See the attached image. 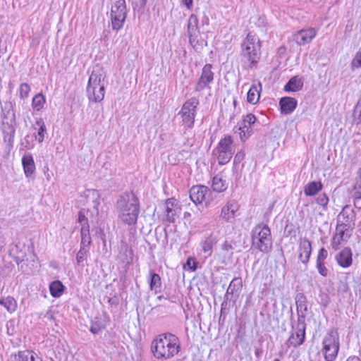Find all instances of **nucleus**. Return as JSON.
Returning a JSON list of instances; mask_svg holds the SVG:
<instances>
[{"instance_id":"nucleus-38","label":"nucleus","mask_w":361,"mask_h":361,"mask_svg":"<svg viewBox=\"0 0 361 361\" xmlns=\"http://www.w3.org/2000/svg\"><path fill=\"white\" fill-rule=\"evenodd\" d=\"M12 229L7 226L0 227V243L5 245L7 240H10L12 237Z\"/></svg>"},{"instance_id":"nucleus-24","label":"nucleus","mask_w":361,"mask_h":361,"mask_svg":"<svg viewBox=\"0 0 361 361\" xmlns=\"http://www.w3.org/2000/svg\"><path fill=\"white\" fill-rule=\"evenodd\" d=\"M37 355L31 350H22L18 353L11 354L8 361H35Z\"/></svg>"},{"instance_id":"nucleus-36","label":"nucleus","mask_w":361,"mask_h":361,"mask_svg":"<svg viewBox=\"0 0 361 361\" xmlns=\"http://www.w3.org/2000/svg\"><path fill=\"white\" fill-rule=\"evenodd\" d=\"M352 120L355 125H361V97L358 99L354 106Z\"/></svg>"},{"instance_id":"nucleus-40","label":"nucleus","mask_w":361,"mask_h":361,"mask_svg":"<svg viewBox=\"0 0 361 361\" xmlns=\"http://www.w3.org/2000/svg\"><path fill=\"white\" fill-rule=\"evenodd\" d=\"M81 233V245L80 246H85L87 247L91 243V237L90 235V228H87L80 229Z\"/></svg>"},{"instance_id":"nucleus-13","label":"nucleus","mask_w":361,"mask_h":361,"mask_svg":"<svg viewBox=\"0 0 361 361\" xmlns=\"http://www.w3.org/2000/svg\"><path fill=\"white\" fill-rule=\"evenodd\" d=\"M355 221V211L350 206L345 205L337 216L336 225L354 229Z\"/></svg>"},{"instance_id":"nucleus-41","label":"nucleus","mask_w":361,"mask_h":361,"mask_svg":"<svg viewBox=\"0 0 361 361\" xmlns=\"http://www.w3.org/2000/svg\"><path fill=\"white\" fill-rule=\"evenodd\" d=\"M4 307L9 312H13L17 307V303L15 299L12 297H7L4 300Z\"/></svg>"},{"instance_id":"nucleus-55","label":"nucleus","mask_w":361,"mask_h":361,"mask_svg":"<svg viewBox=\"0 0 361 361\" xmlns=\"http://www.w3.org/2000/svg\"><path fill=\"white\" fill-rule=\"evenodd\" d=\"M102 329V327L99 326L98 324H92L90 326V331L93 334H97Z\"/></svg>"},{"instance_id":"nucleus-18","label":"nucleus","mask_w":361,"mask_h":361,"mask_svg":"<svg viewBox=\"0 0 361 361\" xmlns=\"http://www.w3.org/2000/svg\"><path fill=\"white\" fill-rule=\"evenodd\" d=\"M335 260L342 268H348L353 264V252L349 247H343L335 256Z\"/></svg>"},{"instance_id":"nucleus-32","label":"nucleus","mask_w":361,"mask_h":361,"mask_svg":"<svg viewBox=\"0 0 361 361\" xmlns=\"http://www.w3.org/2000/svg\"><path fill=\"white\" fill-rule=\"evenodd\" d=\"M149 288L151 290H154L155 293H157L161 286V277L158 274L154 273L152 271H149Z\"/></svg>"},{"instance_id":"nucleus-44","label":"nucleus","mask_w":361,"mask_h":361,"mask_svg":"<svg viewBox=\"0 0 361 361\" xmlns=\"http://www.w3.org/2000/svg\"><path fill=\"white\" fill-rule=\"evenodd\" d=\"M298 322L296 325L295 326V329H302V331H305V312H300V314H298Z\"/></svg>"},{"instance_id":"nucleus-19","label":"nucleus","mask_w":361,"mask_h":361,"mask_svg":"<svg viewBox=\"0 0 361 361\" xmlns=\"http://www.w3.org/2000/svg\"><path fill=\"white\" fill-rule=\"evenodd\" d=\"M180 208L178 205V201L175 198H169L165 202L166 220L169 222H174L176 216L180 212Z\"/></svg>"},{"instance_id":"nucleus-34","label":"nucleus","mask_w":361,"mask_h":361,"mask_svg":"<svg viewBox=\"0 0 361 361\" xmlns=\"http://www.w3.org/2000/svg\"><path fill=\"white\" fill-rule=\"evenodd\" d=\"M216 241L214 238H213L212 235H209L205 238V239L201 242L200 245L202 247V250L204 253H212V248L214 245L216 244Z\"/></svg>"},{"instance_id":"nucleus-51","label":"nucleus","mask_w":361,"mask_h":361,"mask_svg":"<svg viewBox=\"0 0 361 361\" xmlns=\"http://www.w3.org/2000/svg\"><path fill=\"white\" fill-rule=\"evenodd\" d=\"M245 157V153L243 151L238 152L234 157L233 164L237 165L240 164Z\"/></svg>"},{"instance_id":"nucleus-46","label":"nucleus","mask_w":361,"mask_h":361,"mask_svg":"<svg viewBox=\"0 0 361 361\" xmlns=\"http://www.w3.org/2000/svg\"><path fill=\"white\" fill-rule=\"evenodd\" d=\"M78 222L81 226V228H87V229L90 228V226L88 224V219L85 214V212L80 210L78 212Z\"/></svg>"},{"instance_id":"nucleus-7","label":"nucleus","mask_w":361,"mask_h":361,"mask_svg":"<svg viewBox=\"0 0 361 361\" xmlns=\"http://www.w3.org/2000/svg\"><path fill=\"white\" fill-rule=\"evenodd\" d=\"M232 145V137L227 135L219 140L213 150V154L216 157L219 165H225L230 161L234 154Z\"/></svg>"},{"instance_id":"nucleus-63","label":"nucleus","mask_w":361,"mask_h":361,"mask_svg":"<svg viewBox=\"0 0 361 361\" xmlns=\"http://www.w3.org/2000/svg\"><path fill=\"white\" fill-rule=\"evenodd\" d=\"M233 103V106H236V105H237V101H236V99H234Z\"/></svg>"},{"instance_id":"nucleus-14","label":"nucleus","mask_w":361,"mask_h":361,"mask_svg":"<svg viewBox=\"0 0 361 361\" xmlns=\"http://www.w3.org/2000/svg\"><path fill=\"white\" fill-rule=\"evenodd\" d=\"M212 69V65L210 63H207L203 66L200 77L195 86L196 92L202 91L214 81V73Z\"/></svg>"},{"instance_id":"nucleus-9","label":"nucleus","mask_w":361,"mask_h":361,"mask_svg":"<svg viewBox=\"0 0 361 361\" xmlns=\"http://www.w3.org/2000/svg\"><path fill=\"white\" fill-rule=\"evenodd\" d=\"M199 101L195 97H192L183 104L181 109L178 112V115L182 118L183 124L188 128H192L196 116L197 107Z\"/></svg>"},{"instance_id":"nucleus-54","label":"nucleus","mask_w":361,"mask_h":361,"mask_svg":"<svg viewBox=\"0 0 361 361\" xmlns=\"http://www.w3.org/2000/svg\"><path fill=\"white\" fill-rule=\"evenodd\" d=\"M221 249H222V250H224L225 252H229V251H231L233 249V247L231 245V244H230L228 241H225L221 245Z\"/></svg>"},{"instance_id":"nucleus-27","label":"nucleus","mask_w":361,"mask_h":361,"mask_svg":"<svg viewBox=\"0 0 361 361\" xmlns=\"http://www.w3.org/2000/svg\"><path fill=\"white\" fill-rule=\"evenodd\" d=\"M87 202H91L90 205L95 210L97 215L99 214V205L100 204V195L96 190H89L87 191Z\"/></svg>"},{"instance_id":"nucleus-6","label":"nucleus","mask_w":361,"mask_h":361,"mask_svg":"<svg viewBox=\"0 0 361 361\" xmlns=\"http://www.w3.org/2000/svg\"><path fill=\"white\" fill-rule=\"evenodd\" d=\"M187 34L189 43L195 51H200L207 46V42L200 36L199 20L195 13H192L188 19Z\"/></svg>"},{"instance_id":"nucleus-49","label":"nucleus","mask_w":361,"mask_h":361,"mask_svg":"<svg viewBox=\"0 0 361 361\" xmlns=\"http://www.w3.org/2000/svg\"><path fill=\"white\" fill-rule=\"evenodd\" d=\"M243 123L245 124H247L252 127L253 125H255L257 118L255 116L252 114H247L246 116H243Z\"/></svg>"},{"instance_id":"nucleus-2","label":"nucleus","mask_w":361,"mask_h":361,"mask_svg":"<svg viewBox=\"0 0 361 361\" xmlns=\"http://www.w3.org/2000/svg\"><path fill=\"white\" fill-rule=\"evenodd\" d=\"M180 350L179 338L171 333H164L157 336L151 344V351L157 360H169L176 356Z\"/></svg>"},{"instance_id":"nucleus-17","label":"nucleus","mask_w":361,"mask_h":361,"mask_svg":"<svg viewBox=\"0 0 361 361\" xmlns=\"http://www.w3.org/2000/svg\"><path fill=\"white\" fill-rule=\"evenodd\" d=\"M239 209V204L235 200H230L221 208L220 217L226 222H231Z\"/></svg>"},{"instance_id":"nucleus-31","label":"nucleus","mask_w":361,"mask_h":361,"mask_svg":"<svg viewBox=\"0 0 361 361\" xmlns=\"http://www.w3.org/2000/svg\"><path fill=\"white\" fill-rule=\"evenodd\" d=\"M212 188L215 192H222L227 189V184L226 180H223L221 176L217 175L212 178Z\"/></svg>"},{"instance_id":"nucleus-53","label":"nucleus","mask_w":361,"mask_h":361,"mask_svg":"<svg viewBox=\"0 0 361 361\" xmlns=\"http://www.w3.org/2000/svg\"><path fill=\"white\" fill-rule=\"evenodd\" d=\"M133 4L137 7L142 8L147 4V0H133Z\"/></svg>"},{"instance_id":"nucleus-22","label":"nucleus","mask_w":361,"mask_h":361,"mask_svg":"<svg viewBox=\"0 0 361 361\" xmlns=\"http://www.w3.org/2000/svg\"><path fill=\"white\" fill-rule=\"evenodd\" d=\"M22 165L25 176L31 177L35 171V164L31 153H25L22 157Z\"/></svg>"},{"instance_id":"nucleus-39","label":"nucleus","mask_w":361,"mask_h":361,"mask_svg":"<svg viewBox=\"0 0 361 361\" xmlns=\"http://www.w3.org/2000/svg\"><path fill=\"white\" fill-rule=\"evenodd\" d=\"M339 349L322 348V351L326 361H334L337 357Z\"/></svg>"},{"instance_id":"nucleus-43","label":"nucleus","mask_w":361,"mask_h":361,"mask_svg":"<svg viewBox=\"0 0 361 361\" xmlns=\"http://www.w3.org/2000/svg\"><path fill=\"white\" fill-rule=\"evenodd\" d=\"M360 68H361V51H357L350 63V68L354 71Z\"/></svg>"},{"instance_id":"nucleus-35","label":"nucleus","mask_w":361,"mask_h":361,"mask_svg":"<svg viewBox=\"0 0 361 361\" xmlns=\"http://www.w3.org/2000/svg\"><path fill=\"white\" fill-rule=\"evenodd\" d=\"M46 102L45 97L41 93L36 94L32 100V107L35 111L42 110Z\"/></svg>"},{"instance_id":"nucleus-37","label":"nucleus","mask_w":361,"mask_h":361,"mask_svg":"<svg viewBox=\"0 0 361 361\" xmlns=\"http://www.w3.org/2000/svg\"><path fill=\"white\" fill-rule=\"evenodd\" d=\"M36 125L39 126L37 136H36V138L39 143H42L44 140L45 135L47 134V128L42 118L37 119Z\"/></svg>"},{"instance_id":"nucleus-60","label":"nucleus","mask_w":361,"mask_h":361,"mask_svg":"<svg viewBox=\"0 0 361 361\" xmlns=\"http://www.w3.org/2000/svg\"><path fill=\"white\" fill-rule=\"evenodd\" d=\"M207 24L208 25L209 24V18H205V20H202V24Z\"/></svg>"},{"instance_id":"nucleus-56","label":"nucleus","mask_w":361,"mask_h":361,"mask_svg":"<svg viewBox=\"0 0 361 361\" xmlns=\"http://www.w3.org/2000/svg\"><path fill=\"white\" fill-rule=\"evenodd\" d=\"M180 2L185 6L187 9L191 10L193 6V0H180Z\"/></svg>"},{"instance_id":"nucleus-3","label":"nucleus","mask_w":361,"mask_h":361,"mask_svg":"<svg viewBox=\"0 0 361 361\" xmlns=\"http://www.w3.org/2000/svg\"><path fill=\"white\" fill-rule=\"evenodd\" d=\"M261 42L252 32H249L240 45V56L243 62L248 63L250 68L256 65L261 56Z\"/></svg>"},{"instance_id":"nucleus-20","label":"nucleus","mask_w":361,"mask_h":361,"mask_svg":"<svg viewBox=\"0 0 361 361\" xmlns=\"http://www.w3.org/2000/svg\"><path fill=\"white\" fill-rule=\"evenodd\" d=\"M339 336L336 330L331 329L324 336L322 341V348L339 349Z\"/></svg>"},{"instance_id":"nucleus-64","label":"nucleus","mask_w":361,"mask_h":361,"mask_svg":"<svg viewBox=\"0 0 361 361\" xmlns=\"http://www.w3.org/2000/svg\"><path fill=\"white\" fill-rule=\"evenodd\" d=\"M35 361H42L39 357H37L35 360Z\"/></svg>"},{"instance_id":"nucleus-11","label":"nucleus","mask_w":361,"mask_h":361,"mask_svg":"<svg viewBox=\"0 0 361 361\" xmlns=\"http://www.w3.org/2000/svg\"><path fill=\"white\" fill-rule=\"evenodd\" d=\"M243 287V281L240 277H235L231 281L224 295V301L221 303V309L228 305V301L235 302L238 298Z\"/></svg>"},{"instance_id":"nucleus-12","label":"nucleus","mask_w":361,"mask_h":361,"mask_svg":"<svg viewBox=\"0 0 361 361\" xmlns=\"http://www.w3.org/2000/svg\"><path fill=\"white\" fill-rule=\"evenodd\" d=\"M353 228L336 225L333 235L331 246L333 250H338L343 243H346L352 235Z\"/></svg>"},{"instance_id":"nucleus-23","label":"nucleus","mask_w":361,"mask_h":361,"mask_svg":"<svg viewBox=\"0 0 361 361\" xmlns=\"http://www.w3.org/2000/svg\"><path fill=\"white\" fill-rule=\"evenodd\" d=\"M298 102L293 97H284L281 98L279 105L282 114H291L296 108Z\"/></svg>"},{"instance_id":"nucleus-15","label":"nucleus","mask_w":361,"mask_h":361,"mask_svg":"<svg viewBox=\"0 0 361 361\" xmlns=\"http://www.w3.org/2000/svg\"><path fill=\"white\" fill-rule=\"evenodd\" d=\"M305 340V331L300 329H295V325H292V330L290 331L288 339L285 343L286 348L290 347L297 348L303 344Z\"/></svg>"},{"instance_id":"nucleus-33","label":"nucleus","mask_w":361,"mask_h":361,"mask_svg":"<svg viewBox=\"0 0 361 361\" xmlns=\"http://www.w3.org/2000/svg\"><path fill=\"white\" fill-rule=\"evenodd\" d=\"M297 313L306 312L307 310V298L303 293H298L295 297Z\"/></svg>"},{"instance_id":"nucleus-5","label":"nucleus","mask_w":361,"mask_h":361,"mask_svg":"<svg viewBox=\"0 0 361 361\" xmlns=\"http://www.w3.org/2000/svg\"><path fill=\"white\" fill-rule=\"evenodd\" d=\"M87 96L88 99L94 103H98L104 99L105 87L102 75L93 71L90 75L87 86Z\"/></svg>"},{"instance_id":"nucleus-42","label":"nucleus","mask_w":361,"mask_h":361,"mask_svg":"<svg viewBox=\"0 0 361 361\" xmlns=\"http://www.w3.org/2000/svg\"><path fill=\"white\" fill-rule=\"evenodd\" d=\"M30 92V87L27 83H22L19 87V97L21 99H25L28 97Z\"/></svg>"},{"instance_id":"nucleus-50","label":"nucleus","mask_w":361,"mask_h":361,"mask_svg":"<svg viewBox=\"0 0 361 361\" xmlns=\"http://www.w3.org/2000/svg\"><path fill=\"white\" fill-rule=\"evenodd\" d=\"M327 257H328L327 250L324 247H322L321 249H319V250L318 252L316 262H324V261L327 258Z\"/></svg>"},{"instance_id":"nucleus-25","label":"nucleus","mask_w":361,"mask_h":361,"mask_svg":"<svg viewBox=\"0 0 361 361\" xmlns=\"http://www.w3.org/2000/svg\"><path fill=\"white\" fill-rule=\"evenodd\" d=\"M233 130L235 133H239L240 139L242 142H245L253 134L252 128L243 123V121L238 124V126H235Z\"/></svg>"},{"instance_id":"nucleus-28","label":"nucleus","mask_w":361,"mask_h":361,"mask_svg":"<svg viewBox=\"0 0 361 361\" xmlns=\"http://www.w3.org/2000/svg\"><path fill=\"white\" fill-rule=\"evenodd\" d=\"M323 185L320 181H312L304 187V193L306 196H314L322 190Z\"/></svg>"},{"instance_id":"nucleus-45","label":"nucleus","mask_w":361,"mask_h":361,"mask_svg":"<svg viewBox=\"0 0 361 361\" xmlns=\"http://www.w3.org/2000/svg\"><path fill=\"white\" fill-rule=\"evenodd\" d=\"M87 252V247H85V246H80V248L76 255V261L78 264H80L86 259Z\"/></svg>"},{"instance_id":"nucleus-4","label":"nucleus","mask_w":361,"mask_h":361,"mask_svg":"<svg viewBox=\"0 0 361 361\" xmlns=\"http://www.w3.org/2000/svg\"><path fill=\"white\" fill-rule=\"evenodd\" d=\"M252 247L262 253H269L272 250L271 229L264 223L256 225L251 232Z\"/></svg>"},{"instance_id":"nucleus-16","label":"nucleus","mask_w":361,"mask_h":361,"mask_svg":"<svg viewBox=\"0 0 361 361\" xmlns=\"http://www.w3.org/2000/svg\"><path fill=\"white\" fill-rule=\"evenodd\" d=\"M317 31L313 27L302 29L296 32L293 35V39L300 46L310 43L316 36Z\"/></svg>"},{"instance_id":"nucleus-47","label":"nucleus","mask_w":361,"mask_h":361,"mask_svg":"<svg viewBox=\"0 0 361 361\" xmlns=\"http://www.w3.org/2000/svg\"><path fill=\"white\" fill-rule=\"evenodd\" d=\"M316 202L326 210L329 202V197L325 193H323L317 197Z\"/></svg>"},{"instance_id":"nucleus-1","label":"nucleus","mask_w":361,"mask_h":361,"mask_svg":"<svg viewBox=\"0 0 361 361\" xmlns=\"http://www.w3.org/2000/svg\"><path fill=\"white\" fill-rule=\"evenodd\" d=\"M118 219L128 226L135 225L140 214V202L133 192L119 196L115 204Z\"/></svg>"},{"instance_id":"nucleus-10","label":"nucleus","mask_w":361,"mask_h":361,"mask_svg":"<svg viewBox=\"0 0 361 361\" xmlns=\"http://www.w3.org/2000/svg\"><path fill=\"white\" fill-rule=\"evenodd\" d=\"M189 193L190 200L195 204L203 202L209 204L213 200L212 191L204 185H194L190 189Z\"/></svg>"},{"instance_id":"nucleus-58","label":"nucleus","mask_w":361,"mask_h":361,"mask_svg":"<svg viewBox=\"0 0 361 361\" xmlns=\"http://www.w3.org/2000/svg\"><path fill=\"white\" fill-rule=\"evenodd\" d=\"M345 361H360V359L357 356L349 357Z\"/></svg>"},{"instance_id":"nucleus-30","label":"nucleus","mask_w":361,"mask_h":361,"mask_svg":"<svg viewBox=\"0 0 361 361\" xmlns=\"http://www.w3.org/2000/svg\"><path fill=\"white\" fill-rule=\"evenodd\" d=\"M50 294L54 298H59L64 291V286L60 281H54L49 284Z\"/></svg>"},{"instance_id":"nucleus-62","label":"nucleus","mask_w":361,"mask_h":361,"mask_svg":"<svg viewBox=\"0 0 361 361\" xmlns=\"http://www.w3.org/2000/svg\"><path fill=\"white\" fill-rule=\"evenodd\" d=\"M255 355L259 357V352L257 350L255 351Z\"/></svg>"},{"instance_id":"nucleus-8","label":"nucleus","mask_w":361,"mask_h":361,"mask_svg":"<svg viewBox=\"0 0 361 361\" xmlns=\"http://www.w3.org/2000/svg\"><path fill=\"white\" fill-rule=\"evenodd\" d=\"M126 16V1L111 0V20L113 30L118 31L123 27Z\"/></svg>"},{"instance_id":"nucleus-21","label":"nucleus","mask_w":361,"mask_h":361,"mask_svg":"<svg viewBox=\"0 0 361 361\" xmlns=\"http://www.w3.org/2000/svg\"><path fill=\"white\" fill-rule=\"evenodd\" d=\"M311 253V242L307 238H303L300 241L298 247V257L302 263L306 264L309 262Z\"/></svg>"},{"instance_id":"nucleus-26","label":"nucleus","mask_w":361,"mask_h":361,"mask_svg":"<svg viewBox=\"0 0 361 361\" xmlns=\"http://www.w3.org/2000/svg\"><path fill=\"white\" fill-rule=\"evenodd\" d=\"M303 87V80L299 76L292 77L284 86L286 92H298L302 90Z\"/></svg>"},{"instance_id":"nucleus-57","label":"nucleus","mask_w":361,"mask_h":361,"mask_svg":"<svg viewBox=\"0 0 361 361\" xmlns=\"http://www.w3.org/2000/svg\"><path fill=\"white\" fill-rule=\"evenodd\" d=\"M25 257V252L20 251V254L16 257V262L18 264L19 261H23V257Z\"/></svg>"},{"instance_id":"nucleus-52","label":"nucleus","mask_w":361,"mask_h":361,"mask_svg":"<svg viewBox=\"0 0 361 361\" xmlns=\"http://www.w3.org/2000/svg\"><path fill=\"white\" fill-rule=\"evenodd\" d=\"M196 262L194 258L189 257L187 259L185 266H188L191 271H195L197 269Z\"/></svg>"},{"instance_id":"nucleus-59","label":"nucleus","mask_w":361,"mask_h":361,"mask_svg":"<svg viewBox=\"0 0 361 361\" xmlns=\"http://www.w3.org/2000/svg\"><path fill=\"white\" fill-rule=\"evenodd\" d=\"M9 129H10V130H11V131H10V138H9V141H11V137L13 138V136H14V134H15V130H14V128H13L11 126H9Z\"/></svg>"},{"instance_id":"nucleus-61","label":"nucleus","mask_w":361,"mask_h":361,"mask_svg":"<svg viewBox=\"0 0 361 361\" xmlns=\"http://www.w3.org/2000/svg\"><path fill=\"white\" fill-rule=\"evenodd\" d=\"M357 174L360 176V181H361V167L357 170Z\"/></svg>"},{"instance_id":"nucleus-29","label":"nucleus","mask_w":361,"mask_h":361,"mask_svg":"<svg viewBox=\"0 0 361 361\" xmlns=\"http://www.w3.org/2000/svg\"><path fill=\"white\" fill-rule=\"evenodd\" d=\"M261 84L259 83V87L252 85L247 94V101L250 104H255L258 102L260 97Z\"/></svg>"},{"instance_id":"nucleus-48","label":"nucleus","mask_w":361,"mask_h":361,"mask_svg":"<svg viewBox=\"0 0 361 361\" xmlns=\"http://www.w3.org/2000/svg\"><path fill=\"white\" fill-rule=\"evenodd\" d=\"M316 267L319 274L322 276H326L328 275L329 271L327 268L325 267L324 262H316Z\"/></svg>"}]
</instances>
